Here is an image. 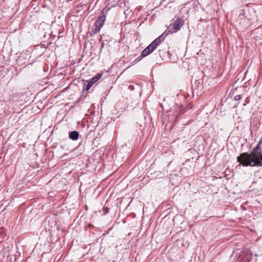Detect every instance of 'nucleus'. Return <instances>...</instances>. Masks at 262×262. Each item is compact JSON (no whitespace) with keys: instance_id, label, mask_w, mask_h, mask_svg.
I'll return each instance as SVG.
<instances>
[{"instance_id":"obj_1","label":"nucleus","mask_w":262,"mask_h":262,"mask_svg":"<svg viewBox=\"0 0 262 262\" xmlns=\"http://www.w3.org/2000/svg\"><path fill=\"white\" fill-rule=\"evenodd\" d=\"M237 161L243 166H262L261 152H251L250 154L243 152L237 158Z\"/></svg>"},{"instance_id":"obj_2","label":"nucleus","mask_w":262,"mask_h":262,"mask_svg":"<svg viewBox=\"0 0 262 262\" xmlns=\"http://www.w3.org/2000/svg\"><path fill=\"white\" fill-rule=\"evenodd\" d=\"M163 40V36L160 35L159 37L155 39L148 47H147L142 52L141 56L144 57L150 53L153 52L157 47L160 44L161 41Z\"/></svg>"},{"instance_id":"obj_3","label":"nucleus","mask_w":262,"mask_h":262,"mask_svg":"<svg viewBox=\"0 0 262 262\" xmlns=\"http://www.w3.org/2000/svg\"><path fill=\"white\" fill-rule=\"evenodd\" d=\"M106 19V16L104 13H102V15L99 17L98 20L95 23L94 33H97L99 32L101 28L103 26L104 23Z\"/></svg>"},{"instance_id":"obj_4","label":"nucleus","mask_w":262,"mask_h":262,"mask_svg":"<svg viewBox=\"0 0 262 262\" xmlns=\"http://www.w3.org/2000/svg\"><path fill=\"white\" fill-rule=\"evenodd\" d=\"M184 21L181 18H177L173 24V28L175 30V32H177L180 30L181 28L184 25Z\"/></svg>"},{"instance_id":"obj_5","label":"nucleus","mask_w":262,"mask_h":262,"mask_svg":"<svg viewBox=\"0 0 262 262\" xmlns=\"http://www.w3.org/2000/svg\"><path fill=\"white\" fill-rule=\"evenodd\" d=\"M79 133L76 131H72L70 133L69 138L73 140H77L78 138Z\"/></svg>"},{"instance_id":"obj_6","label":"nucleus","mask_w":262,"mask_h":262,"mask_svg":"<svg viewBox=\"0 0 262 262\" xmlns=\"http://www.w3.org/2000/svg\"><path fill=\"white\" fill-rule=\"evenodd\" d=\"M101 77V74H97V75H96L95 76L92 77L91 79V82L92 83V84H94L95 83H96L100 78Z\"/></svg>"},{"instance_id":"obj_7","label":"nucleus","mask_w":262,"mask_h":262,"mask_svg":"<svg viewBox=\"0 0 262 262\" xmlns=\"http://www.w3.org/2000/svg\"><path fill=\"white\" fill-rule=\"evenodd\" d=\"M261 152V148L260 147V145L257 144V145L252 150L251 152Z\"/></svg>"},{"instance_id":"obj_8","label":"nucleus","mask_w":262,"mask_h":262,"mask_svg":"<svg viewBox=\"0 0 262 262\" xmlns=\"http://www.w3.org/2000/svg\"><path fill=\"white\" fill-rule=\"evenodd\" d=\"M93 84H92L90 81H89L88 83V84L86 85V88H85L86 90L88 91L91 88V86L93 85Z\"/></svg>"},{"instance_id":"obj_9","label":"nucleus","mask_w":262,"mask_h":262,"mask_svg":"<svg viewBox=\"0 0 262 262\" xmlns=\"http://www.w3.org/2000/svg\"><path fill=\"white\" fill-rule=\"evenodd\" d=\"M242 98L241 95H236L234 97V99L235 100H240Z\"/></svg>"},{"instance_id":"obj_10","label":"nucleus","mask_w":262,"mask_h":262,"mask_svg":"<svg viewBox=\"0 0 262 262\" xmlns=\"http://www.w3.org/2000/svg\"><path fill=\"white\" fill-rule=\"evenodd\" d=\"M129 88L130 89H133V85H129Z\"/></svg>"},{"instance_id":"obj_11","label":"nucleus","mask_w":262,"mask_h":262,"mask_svg":"<svg viewBox=\"0 0 262 262\" xmlns=\"http://www.w3.org/2000/svg\"><path fill=\"white\" fill-rule=\"evenodd\" d=\"M261 141H259L257 144L259 145L261 144Z\"/></svg>"}]
</instances>
